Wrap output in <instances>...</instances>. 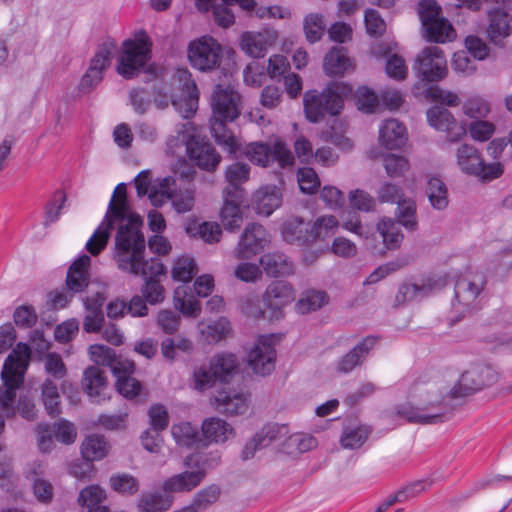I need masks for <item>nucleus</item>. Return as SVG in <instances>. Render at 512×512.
Returning <instances> with one entry per match:
<instances>
[{
    "label": "nucleus",
    "mask_w": 512,
    "mask_h": 512,
    "mask_svg": "<svg viewBox=\"0 0 512 512\" xmlns=\"http://www.w3.org/2000/svg\"><path fill=\"white\" fill-rule=\"evenodd\" d=\"M188 59L195 69L211 72L220 67L222 47L212 37H201L189 44Z\"/></svg>",
    "instance_id": "nucleus-9"
},
{
    "label": "nucleus",
    "mask_w": 512,
    "mask_h": 512,
    "mask_svg": "<svg viewBox=\"0 0 512 512\" xmlns=\"http://www.w3.org/2000/svg\"><path fill=\"white\" fill-rule=\"evenodd\" d=\"M288 433L286 425H279L277 423H270L265 425L260 431L255 434V440L260 441V446L267 447L272 442L279 440Z\"/></svg>",
    "instance_id": "nucleus-59"
},
{
    "label": "nucleus",
    "mask_w": 512,
    "mask_h": 512,
    "mask_svg": "<svg viewBox=\"0 0 512 512\" xmlns=\"http://www.w3.org/2000/svg\"><path fill=\"white\" fill-rule=\"evenodd\" d=\"M407 140L406 127L396 119H388L380 127L379 141L387 149H398Z\"/></svg>",
    "instance_id": "nucleus-26"
},
{
    "label": "nucleus",
    "mask_w": 512,
    "mask_h": 512,
    "mask_svg": "<svg viewBox=\"0 0 512 512\" xmlns=\"http://www.w3.org/2000/svg\"><path fill=\"white\" fill-rule=\"evenodd\" d=\"M172 495H163L161 492H145L138 500L139 512H166L173 504Z\"/></svg>",
    "instance_id": "nucleus-37"
},
{
    "label": "nucleus",
    "mask_w": 512,
    "mask_h": 512,
    "mask_svg": "<svg viewBox=\"0 0 512 512\" xmlns=\"http://www.w3.org/2000/svg\"><path fill=\"white\" fill-rule=\"evenodd\" d=\"M27 478L32 482L36 499L45 504L50 503L54 495L52 484L41 476L36 467L28 472Z\"/></svg>",
    "instance_id": "nucleus-51"
},
{
    "label": "nucleus",
    "mask_w": 512,
    "mask_h": 512,
    "mask_svg": "<svg viewBox=\"0 0 512 512\" xmlns=\"http://www.w3.org/2000/svg\"><path fill=\"white\" fill-rule=\"evenodd\" d=\"M42 400L50 416L55 417L61 413L58 388L51 379H46L42 384Z\"/></svg>",
    "instance_id": "nucleus-52"
},
{
    "label": "nucleus",
    "mask_w": 512,
    "mask_h": 512,
    "mask_svg": "<svg viewBox=\"0 0 512 512\" xmlns=\"http://www.w3.org/2000/svg\"><path fill=\"white\" fill-rule=\"evenodd\" d=\"M217 378L210 365L203 364L193 372L192 387L197 391H205L216 383Z\"/></svg>",
    "instance_id": "nucleus-62"
},
{
    "label": "nucleus",
    "mask_w": 512,
    "mask_h": 512,
    "mask_svg": "<svg viewBox=\"0 0 512 512\" xmlns=\"http://www.w3.org/2000/svg\"><path fill=\"white\" fill-rule=\"evenodd\" d=\"M120 372L117 375V390L125 398L133 399L139 395L141 391V383L131 376L134 372L135 365L133 362L125 361L120 366Z\"/></svg>",
    "instance_id": "nucleus-33"
},
{
    "label": "nucleus",
    "mask_w": 512,
    "mask_h": 512,
    "mask_svg": "<svg viewBox=\"0 0 512 512\" xmlns=\"http://www.w3.org/2000/svg\"><path fill=\"white\" fill-rule=\"evenodd\" d=\"M397 225H402L409 231H414L418 227L416 218V203L412 199H403L398 201L395 212Z\"/></svg>",
    "instance_id": "nucleus-49"
},
{
    "label": "nucleus",
    "mask_w": 512,
    "mask_h": 512,
    "mask_svg": "<svg viewBox=\"0 0 512 512\" xmlns=\"http://www.w3.org/2000/svg\"><path fill=\"white\" fill-rule=\"evenodd\" d=\"M240 99L232 86L217 84L211 97L212 117L234 121L240 115Z\"/></svg>",
    "instance_id": "nucleus-15"
},
{
    "label": "nucleus",
    "mask_w": 512,
    "mask_h": 512,
    "mask_svg": "<svg viewBox=\"0 0 512 512\" xmlns=\"http://www.w3.org/2000/svg\"><path fill=\"white\" fill-rule=\"evenodd\" d=\"M171 433L177 444L186 447L194 445L199 439L197 428L190 422H182L173 425Z\"/></svg>",
    "instance_id": "nucleus-56"
},
{
    "label": "nucleus",
    "mask_w": 512,
    "mask_h": 512,
    "mask_svg": "<svg viewBox=\"0 0 512 512\" xmlns=\"http://www.w3.org/2000/svg\"><path fill=\"white\" fill-rule=\"evenodd\" d=\"M82 386L91 397L97 398L107 386L105 372L98 366H89L84 370Z\"/></svg>",
    "instance_id": "nucleus-40"
},
{
    "label": "nucleus",
    "mask_w": 512,
    "mask_h": 512,
    "mask_svg": "<svg viewBox=\"0 0 512 512\" xmlns=\"http://www.w3.org/2000/svg\"><path fill=\"white\" fill-rule=\"evenodd\" d=\"M416 10L426 40L445 43L455 38L453 26L443 17L442 9L435 0H420Z\"/></svg>",
    "instance_id": "nucleus-6"
},
{
    "label": "nucleus",
    "mask_w": 512,
    "mask_h": 512,
    "mask_svg": "<svg viewBox=\"0 0 512 512\" xmlns=\"http://www.w3.org/2000/svg\"><path fill=\"white\" fill-rule=\"evenodd\" d=\"M456 157L461 171L469 175L477 173L483 161L479 151L469 144H462L457 149Z\"/></svg>",
    "instance_id": "nucleus-41"
},
{
    "label": "nucleus",
    "mask_w": 512,
    "mask_h": 512,
    "mask_svg": "<svg viewBox=\"0 0 512 512\" xmlns=\"http://www.w3.org/2000/svg\"><path fill=\"white\" fill-rule=\"evenodd\" d=\"M201 483V475L192 471H185L166 479L162 483L163 495L172 493L189 492Z\"/></svg>",
    "instance_id": "nucleus-32"
},
{
    "label": "nucleus",
    "mask_w": 512,
    "mask_h": 512,
    "mask_svg": "<svg viewBox=\"0 0 512 512\" xmlns=\"http://www.w3.org/2000/svg\"><path fill=\"white\" fill-rule=\"evenodd\" d=\"M425 193L430 205L436 210H444L449 204L448 189L444 181L438 177H430Z\"/></svg>",
    "instance_id": "nucleus-44"
},
{
    "label": "nucleus",
    "mask_w": 512,
    "mask_h": 512,
    "mask_svg": "<svg viewBox=\"0 0 512 512\" xmlns=\"http://www.w3.org/2000/svg\"><path fill=\"white\" fill-rule=\"evenodd\" d=\"M487 280L483 273H469L459 277L455 283V299L463 309L455 316L449 318V325L453 326L465 317V312L474 307L475 301L486 286Z\"/></svg>",
    "instance_id": "nucleus-8"
},
{
    "label": "nucleus",
    "mask_w": 512,
    "mask_h": 512,
    "mask_svg": "<svg viewBox=\"0 0 512 512\" xmlns=\"http://www.w3.org/2000/svg\"><path fill=\"white\" fill-rule=\"evenodd\" d=\"M244 154L253 164L261 167L277 162L279 167L289 168L295 161L293 153L281 139L273 143L251 142L245 147Z\"/></svg>",
    "instance_id": "nucleus-7"
},
{
    "label": "nucleus",
    "mask_w": 512,
    "mask_h": 512,
    "mask_svg": "<svg viewBox=\"0 0 512 512\" xmlns=\"http://www.w3.org/2000/svg\"><path fill=\"white\" fill-rule=\"evenodd\" d=\"M377 232L381 236L385 247L389 250L397 249L403 241V234L400 228L391 219L380 221L377 224Z\"/></svg>",
    "instance_id": "nucleus-48"
},
{
    "label": "nucleus",
    "mask_w": 512,
    "mask_h": 512,
    "mask_svg": "<svg viewBox=\"0 0 512 512\" xmlns=\"http://www.w3.org/2000/svg\"><path fill=\"white\" fill-rule=\"evenodd\" d=\"M328 301L329 296L325 291L310 289L301 294L295 308L298 313L307 314L319 310L326 305Z\"/></svg>",
    "instance_id": "nucleus-43"
},
{
    "label": "nucleus",
    "mask_w": 512,
    "mask_h": 512,
    "mask_svg": "<svg viewBox=\"0 0 512 512\" xmlns=\"http://www.w3.org/2000/svg\"><path fill=\"white\" fill-rule=\"evenodd\" d=\"M235 192H223V207L220 211V220L225 230L234 232L238 230L243 222L241 206L245 199V190Z\"/></svg>",
    "instance_id": "nucleus-18"
},
{
    "label": "nucleus",
    "mask_w": 512,
    "mask_h": 512,
    "mask_svg": "<svg viewBox=\"0 0 512 512\" xmlns=\"http://www.w3.org/2000/svg\"><path fill=\"white\" fill-rule=\"evenodd\" d=\"M186 233L193 238H199L207 243H215L220 240L221 228L217 223L190 221L186 225Z\"/></svg>",
    "instance_id": "nucleus-42"
},
{
    "label": "nucleus",
    "mask_w": 512,
    "mask_h": 512,
    "mask_svg": "<svg viewBox=\"0 0 512 512\" xmlns=\"http://www.w3.org/2000/svg\"><path fill=\"white\" fill-rule=\"evenodd\" d=\"M283 240L298 246L310 245V224L300 218H292L282 225Z\"/></svg>",
    "instance_id": "nucleus-27"
},
{
    "label": "nucleus",
    "mask_w": 512,
    "mask_h": 512,
    "mask_svg": "<svg viewBox=\"0 0 512 512\" xmlns=\"http://www.w3.org/2000/svg\"><path fill=\"white\" fill-rule=\"evenodd\" d=\"M215 377L220 382H228L238 367L237 357L232 353L217 354L209 363Z\"/></svg>",
    "instance_id": "nucleus-36"
},
{
    "label": "nucleus",
    "mask_w": 512,
    "mask_h": 512,
    "mask_svg": "<svg viewBox=\"0 0 512 512\" xmlns=\"http://www.w3.org/2000/svg\"><path fill=\"white\" fill-rule=\"evenodd\" d=\"M202 434L208 442L223 443L233 433V427L218 417L205 419L201 426Z\"/></svg>",
    "instance_id": "nucleus-35"
},
{
    "label": "nucleus",
    "mask_w": 512,
    "mask_h": 512,
    "mask_svg": "<svg viewBox=\"0 0 512 512\" xmlns=\"http://www.w3.org/2000/svg\"><path fill=\"white\" fill-rule=\"evenodd\" d=\"M427 121L431 127L447 133L450 142H457L467 133L465 125L456 121L443 105H434L427 110Z\"/></svg>",
    "instance_id": "nucleus-16"
},
{
    "label": "nucleus",
    "mask_w": 512,
    "mask_h": 512,
    "mask_svg": "<svg viewBox=\"0 0 512 512\" xmlns=\"http://www.w3.org/2000/svg\"><path fill=\"white\" fill-rule=\"evenodd\" d=\"M228 119L211 117L210 131L216 143L230 154H235L240 149L237 137L227 128Z\"/></svg>",
    "instance_id": "nucleus-28"
},
{
    "label": "nucleus",
    "mask_w": 512,
    "mask_h": 512,
    "mask_svg": "<svg viewBox=\"0 0 512 512\" xmlns=\"http://www.w3.org/2000/svg\"><path fill=\"white\" fill-rule=\"evenodd\" d=\"M354 97L357 108L365 113H374L379 105L378 96L366 86L359 87Z\"/></svg>",
    "instance_id": "nucleus-60"
},
{
    "label": "nucleus",
    "mask_w": 512,
    "mask_h": 512,
    "mask_svg": "<svg viewBox=\"0 0 512 512\" xmlns=\"http://www.w3.org/2000/svg\"><path fill=\"white\" fill-rule=\"evenodd\" d=\"M487 16L489 21L487 36L492 43L501 44L503 39L512 32V16L501 8L488 10Z\"/></svg>",
    "instance_id": "nucleus-22"
},
{
    "label": "nucleus",
    "mask_w": 512,
    "mask_h": 512,
    "mask_svg": "<svg viewBox=\"0 0 512 512\" xmlns=\"http://www.w3.org/2000/svg\"><path fill=\"white\" fill-rule=\"evenodd\" d=\"M297 178L299 187L305 194H314L320 187V179L315 170L310 167L300 168Z\"/></svg>",
    "instance_id": "nucleus-64"
},
{
    "label": "nucleus",
    "mask_w": 512,
    "mask_h": 512,
    "mask_svg": "<svg viewBox=\"0 0 512 512\" xmlns=\"http://www.w3.org/2000/svg\"><path fill=\"white\" fill-rule=\"evenodd\" d=\"M109 482L111 488L122 495H134L140 488L138 479L128 473L114 474L110 477Z\"/></svg>",
    "instance_id": "nucleus-55"
},
{
    "label": "nucleus",
    "mask_w": 512,
    "mask_h": 512,
    "mask_svg": "<svg viewBox=\"0 0 512 512\" xmlns=\"http://www.w3.org/2000/svg\"><path fill=\"white\" fill-rule=\"evenodd\" d=\"M338 221L335 216H323L318 218L313 225H310V245L317 241H324L335 234Z\"/></svg>",
    "instance_id": "nucleus-50"
},
{
    "label": "nucleus",
    "mask_w": 512,
    "mask_h": 512,
    "mask_svg": "<svg viewBox=\"0 0 512 512\" xmlns=\"http://www.w3.org/2000/svg\"><path fill=\"white\" fill-rule=\"evenodd\" d=\"M498 380V373L489 365H477L465 371L452 388V398H462L491 386Z\"/></svg>",
    "instance_id": "nucleus-11"
},
{
    "label": "nucleus",
    "mask_w": 512,
    "mask_h": 512,
    "mask_svg": "<svg viewBox=\"0 0 512 512\" xmlns=\"http://www.w3.org/2000/svg\"><path fill=\"white\" fill-rule=\"evenodd\" d=\"M186 151L189 159L202 170L214 171L221 162V155L208 141L197 136H190L186 141Z\"/></svg>",
    "instance_id": "nucleus-17"
},
{
    "label": "nucleus",
    "mask_w": 512,
    "mask_h": 512,
    "mask_svg": "<svg viewBox=\"0 0 512 512\" xmlns=\"http://www.w3.org/2000/svg\"><path fill=\"white\" fill-rule=\"evenodd\" d=\"M110 449L109 441L100 434H90L81 443L82 458L89 463L104 459Z\"/></svg>",
    "instance_id": "nucleus-29"
},
{
    "label": "nucleus",
    "mask_w": 512,
    "mask_h": 512,
    "mask_svg": "<svg viewBox=\"0 0 512 512\" xmlns=\"http://www.w3.org/2000/svg\"><path fill=\"white\" fill-rule=\"evenodd\" d=\"M268 47V37L259 32H244L240 38V48L243 52L253 58L265 56Z\"/></svg>",
    "instance_id": "nucleus-38"
},
{
    "label": "nucleus",
    "mask_w": 512,
    "mask_h": 512,
    "mask_svg": "<svg viewBox=\"0 0 512 512\" xmlns=\"http://www.w3.org/2000/svg\"><path fill=\"white\" fill-rule=\"evenodd\" d=\"M146 244L144 233L122 227L114 239L113 260L122 272L143 278L142 295L155 305L165 297L160 277L165 275L166 267L159 258H145Z\"/></svg>",
    "instance_id": "nucleus-1"
},
{
    "label": "nucleus",
    "mask_w": 512,
    "mask_h": 512,
    "mask_svg": "<svg viewBox=\"0 0 512 512\" xmlns=\"http://www.w3.org/2000/svg\"><path fill=\"white\" fill-rule=\"evenodd\" d=\"M220 463L221 453L218 450L192 453L184 459V466L191 469L194 474L201 475V482L207 472L219 466Z\"/></svg>",
    "instance_id": "nucleus-25"
},
{
    "label": "nucleus",
    "mask_w": 512,
    "mask_h": 512,
    "mask_svg": "<svg viewBox=\"0 0 512 512\" xmlns=\"http://www.w3.org/2000/svg\"><path fill=\"white\" fill-rule=\"evenodd\" d=\"M377 341L378 338L372 335L363 338L338 361L337 370L346 374L362 365Z\"/></svg>",
    "instance_id": "nucleus-20"
},
{
    "label": "nucleus",
    "mask_w": 512,
    "mask_h": 512,
    "mask_svg": "<svg viewBox=\"0 0 512 512\" xmlns=\"http://www.w3.org/2000/svg\"><path fill=\"white\" fill-rule=\"evenodd\" d=\"M179 81L183 82V90L186 95L183 100L173 101V105L181 113L183 118H191L198 107L199 91L191 73L187 69L178 70Z\"/></svg>",
    "instance_id": "nucleus-19"
},
{
    "label": "nucleus",
    "mask_w": 512,
    "mask_h": 512,
    "mask_svg": "<svg viewBox=\"0 0 512 512\" xmlns=\"http://www.w3.org/2000/svg\"><path fill=\"white\" fill-rule=\"evenodd\" d=\"M350 66L345 47L334 46L324 57L323 69L328 76H342Z\"/></svg>",
    "instance_id": "nucleus-34"
},
{
    "label": "nucleus",
    "mask_w": 512,
    "mask_h": 512,
    "mask_svg": "<svg viewBox=\"0 0 512 512\" xmlns=\"http://www.w3.org/2000/svg\"><path fill=\"white\" fill-rule=\"evenodd\" d=\"M31 349L25 343H18L7 356L1 378L4 390L0 392V410L6 418L15 416L16 411L27 420H34L37 415L35 404L26 396H20L15 407L16 391L21 387L29 365Z\"/></svg>",
    "instance_id": "nucleus-2"
},
{
    "label": "nucleus",
    "mask_w": 512,
    "mask_h": 512,
    "mask_svg": "<svg viewBox=\"0 0 512 512\" xmlns=\"http://www.w3.org/2000/svg\"><path fill=\"white\" fill-rule=\"evenodd\" d=\"M435 407L434 403L423 407L403 405L398 409V414L411 423L436 424L442 422L444 413L440 410L434 411Z\"/></svg>",
    "instance_id": "nucleus-24"
},
{
    "label": "nucleus",
    "mask_w": 512,
    "mask_h": 512,
    "mask_svg": "<svg viewBox=\"0 0 512 512\" xmlns=\"http://www.w3.org/2000/svg\"><path fill=\"white\" fill-rule=\"evenodd\" d=\"M197 273V265L193 258L182 256L177 259L172 270V277L176 281L189 282Z\"/></svg>",
    "instance_id": "nucleus-58"
},
{
    "label": "nucleus",
    "mask_w": 512,
    "mask_h": 512,
    "mask_svg": "<svg viewBox=\"0 0 512 512\" xmlns=\"http://www.w3.org/2000/svg\"><path fill=\"white\" fill-rule=\"evenodd\" d=\"M105 499L106 493L99 485H90L81 490L78 503L86 507L87 512H108V507L103 505Z\"/></svg>",
    "instance_id": "nucleus-39"
},
{
    "label": "nucleus",
    "mask_w": 512,
    "mask_h": 512,
    "mask_svg": "<svg viewBox=\"0 0 512 512\" xmlns=\"http://www.w3.org/2000/svg\"><path fill=\"white\" fill-rule=\"evenodd\" d=\"M413 70L425 82H438L447 74V62L443 51L437 46L425 47L415 58Z\"/></svg>",
    "instance_id": "nucleus-10"
},
{
    "label": "nucleus",
    "mask_w": 512,
    "mask_h": 512,
    "mask_svg": "<svg viewBox=\"0 0 512 512\" xmlns=\"http://www.w3.org/2000/svg\"><path fill=\"white\" fill-rule=\"evenodd\" d=\"M215 408L226 416L244 414L248 409V399L244 393L235 390L218 391L214 397Z\"/></svg>",
    "instance_id": "nucleus-21"
},
{
    "label": "nucleus",
    "mask_w": 512,
    "mask_h": 512,
    "mask_svg": "<svg viewBox=\"0 0 512 512\" xmlns=\"http://www.w3.org/2000/svg\"><path fill=\"white\" fill-rule=\"evenodd\" d=\"M152 42L145 31H139L134 39L123 42L118 57L117 72L126 79L137 76L151 58Z\"/></svg>",
    "instance_id": "nucleus-5"
},
{
    "label": "nucleus",
    "mask_w": 512,
    "mask_h": 512,
    "mask_svg": "<svg viewBox=\"0 0 512 512\" xmlns=\"http://www.w3.org/2000/svg\"><path fill=\"white\" fill-rule=\"evenodd\" d=\"M352 93L353 88L344 82H331L321 93L317 90L305 92L303 104L306 118L318 123L326 114L338 115L343 109L344 98Z\"/></svg>",
    "instance_id": "nucleus-4"
},
{
    "label": "nucleus",
    "mask_w": 512,
    "mask_h": 512,
    "mask_svg": "<svg viewBox=\"0 0 512 512\" xmlns=\"http://www.w3.org/2000/svg\"><path fill=\"white\" fill-rule=\"evenodd\" d=\"M247 361L249 368L256 375H269L275 368V336L273 334L260 336L250 350Z\"/></svg>",
    "instance_id": "nucleus-14"
},
{
    "label": "nucleus",
    "mask_w": 512,
    "mask_h": 512,
    "mask_svg": "<svg viewBox=\"0 0 512 512\" xmlns=\"http://www.w3.org/2000/svg\"><path fill=\"white\" fill-rule=\"evenodd\" d=\"M220 493V487L216 484H211L196 493L192 504L198 512H201L214 504L218 500Z\"/></svg>",
    "instance_id": "nucleus-61"
},
{
    "label": "nucleus",
    "mask_w": 512,
    "mask_h": 512,
    "mask_svg": "<svg viewBox=\"0 0 512 512\" xmlns=\"http://www.w3.org/2000/svg\"><path fill=\"white\" fill-rule=\"evenodd\" d=\"M271 236L259 223H249L243 230L234 250L235 257L248 260L260 254L270 243Z\"/></svg>",
    "instance_id": "nucleus-12"
},
{
    "label": "nucleus",
    "mask_w": 512,
    "mask_h": 512,
    "mask_svg": "<svg viewBox=\"0 0 512 512\" xmlns=\"http://www.w3.org/2000/svg\"><path fill=\"white\" fill-rule=\"evenodd\" d=\"M174 306L184 315L196 317L200 313L198 302L193 296H188L184 287L179 286L174 291Z\"/></svg>",
    "instance_id": "nucleus-57"
},
{
    "label": "nucleus",
    "mask_w": 512,
    "mask_h": 512,
    "mask_svg": "<svg viewBox=\"0 0 512 512\" xmlns=\"http://www.w3.org/2000/svg\"><path fill=\"white\" fill-rule=\"evenodd\" d=\"M90 264V256L83 254L70 265L65 281L67 290L80 293L88 287Z\"/></svg>",
    "instance_id": "nucleus-23"
},
{
    "label": "nucleus",
    "mask_w": 512,
    "mask_h": 512,
    "mask_svg": "<svg viewBox=\"0 0 512 512\" xmlns=\"http://www.w3.org/2000/svg\"><path fill=\"white\" fill-rule=\"evenodd\" d=\"M115 223H118L115 237L120 229L125 226L131 231L136 230L138 233H143V219L137 213L131 211L125 183H120L116 186L103 221L86 243V249L90 254L97 256L106 248L110 231Z\"/></svg>",
    "instance_id": "nucleus-3"
},
{
    "label": "nucleus",
    "mask_w": 512,
    "mask_h": 512,
    "mask_svg": "<svg viewBox=\"0 0 512 512\" xmlns=\"http://www.w3.org/2000/svg\"><path fill=\"white\" fill-rule=\"evenodd\" d=\"M370 431L366 427L359 426L355 429L344 430L340 442L344 448L356 449L361 447L366 440Z\"/></svg>",
    "instance_id": "nucleus-63"
},
{
    "label": "nucleus",
    "mask_w": 512,
    "mask_h": 512,
    "mask_svg": "<svg viewBox=\"0 0 512 512\" xmlns=\"http://www.w3.org/2000/svg\"><path fill=\"white\" fill-rule=\"evenodd\" d=\"M255 208L258 214L269 216L281 204L278 192L271 187H264L255 194Z\"/></svg>",
    "instance_id": "nucleus-46"
},
{
    "label": "nucleus",
    "mask_w": 512,
    "mask_h": 512,
    "mask_svg": "<svg viewBox=\"0 0 512 512\" xmlns=\"http://www.w3.org/2000/svg\"><path fill=\"white\" fill-rule=\"evenodd\" d=\"M327 30V23L322 14L310 13L303 20V31L306 40L314 44L320 41Z\"/></svg>",
    "instance_id": "nucleus-47"
},
{
    "label": "nucleus",
    "mask_w": 512,
    "mask_h": 512,
    "mask_svg": "<svg viewBox=\"0 0 512 512\" xmlns=\"http://www.w3.org/2000/svg\"><path fill=\"white\" fill-rule=\"evenodd\" d=\"M430 287L413 283H403L399 286L395 296L394 306L403 305L407 302L421 299L430 291Z\"/></svg>",
    "instance_id": "nucleus-54"
},
{
    "label": "nucleus",
    "mask_w": 512,
    "mask_h": 512,
    "mask_svg": "<svg viewBox=\"0 0 512 512\" xmlns=\"http://www.w3.org/2000/svg\"><path fill=\"white\" fill-rule=\"evenodd\" d=\"M250 166L247 163L234 162L227 166L225 169V179L228 185L224 188L223 192H235V190H244L241 184L249 179Z\"/></svg>",
    "instance_id": "nucleus-45"
},
{
    "label": "nucleus",
    "mask_w": 512,
    "mask_h": 512,
    "mask_svg": "<svg viewBox=\"0 0 512 512\" xmlns=\"http://www.w3.org/2000/svg\"><path fill=\"white\" fill-rule=\"evenodd\" d=\"M260 264L267 275L271 277L288 276L293 274L294 267L288 257L280 252L266 253L261 256Z\"/></svg>",
    "instance_id": "nucleus-31"
},
{
    "label": "nucleus",
    "mask_w": 512,
    "mask_h": 512,
    "mask_svg": "<svg viewBox=\"0 0 512 512\" xmlns=\"http://www.w3.org/2000/svg\"><path fill=\"white\" fill-rule=\"evenodd\" d=\"M89 352L95 362L112 367L115 373L120 372L123 362L116 359L113 349L102 344H94L89 347Z\"/></svg>",
    "instance_id": "nucleus-53"
},
{
    "label": "nucleus",
    "mask_w": 512,
    "mask_h": 512,
    "mask_svg": "<svg viewBox=\"0 0 512 512\" xmlns=\"http://www.w3.org/2000/svg\"><path fill=\"white\" fill-rule=\"evenodd\" d=\"M295 300L293 286L284 280L272 281L262 294V303L270 319H279L283 309Z\"/></svg>",
    "instance_id": "nucleus-13"
},
{
    "label": "nucleus",
    "mask_w": 512,
    "mask_h": 512,
    "mask_svg": "<svg viewBox=\"0 0 512 512\" xmlns=\"http://www.w3.org/2000/svg\"><path fill=\"white\" fill-rule=\"evenodd\" d=\"M103 301L104 299L100 296L85 298L86 314L83 319V330L85 332L97 333L102 329L104 324Z\"/></svg>",
    "instance_id": "nucleus-30"
}]
</instances>
